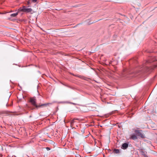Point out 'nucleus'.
Masks as SVG:
<instances>
[{
    "mask_svg": "<svg viewBox=\"0 0 157 157\" xmlns=\"http://www.w3.org/2000/svg\"><path fill=\"white\" fill-rule=\"evenodd\" d=\"M130 139L133 140H136L138 138L136 135L134 134L132 135L130 137Z\"/></svg>",
    "mask_w": 157,
    "mask_h": 157,
    "instance_id": "nucleus-7",
    "label": "nucleus"
},
{
    "mask_svg": "<svg viewBox=\"0 0 157 157\" xmlns=\"http://www.w3.org/2000/svg\"><path fill=\"white\" fill-rule=\"evenodd\" d=\"M80 119L79 118H74L71 121V124L72 125V126H73V121H75V120H78V121H80Z\"/></svg>",
    "mask_w": 157,
    "mask_h": 157,
    "instance_id": "nucleus-10",
    "label": "nucleus"
},
{
    "mask_svg": "<svg viewBox=\"0 0 157 157\" xmlns=\"http://www.w3.org/2000/svg\"><path fill=\"white\" fill-rule=\"evenodd\" d=\"M5 0H0V1H2V2H4Z\"/></svg>",
    "mask_w": 157,
    "mask_h": 157,
    "instance_id": "nucleus-19",
    "label": "nucleus"
},
{
    "mask_svg": "<svg viewBox=\"0 0 157 157\" xmlns=\"http://www.w3.org/2000/svg\"><path fill=\"white\" fill-rule=\"evenodd\" d=\"M134 132L136 134V135L140 137L141 138L143 139L145 137L144 134L142 132V130L135 129Z\"/></svg>",
    "mask_w": 157,
    "mask_h": 157,
    "instance_id": "nucleus-4",
    "label": "nucleus"
},
{
    "mask_svg": "<svg viewBox=\"0 0 157 157\" xmlns=\"http://www.w3.org/2000/svg\"><path fill=\"white\" fill-rule=\"evenodd\" d=\"M72 75H74L75 77H77L79 78H82V79H84V77L82 76H81V75H74V74H73Z\"/></svg>",
    "mask_w": 157,
    "mask_h": 157,
    "instance_id": "nucleus-13",
    "label": "nucleus"
},
{
    "mask_svg": "<svg viewBox=\"0 0 157 157\" xmlns=\"http://www.w3.org/2000/svg\"><path fill=\"white\" fill-rule=\"evenodd\" d=\"M157 66V57H151L141 67L138 73L150 72Z\"/></svg>",
    "mask_w": 157,
    "mask_h": 157,
    "instance_id": "nucleus-1",
    "label": "nucleus"
},
{
    "mask_svg": "<svg viewBox=\"0 0 157 157\" xmlns=\"http://www.w3.org/2000/svg\"><path fill=\"white\" fill-rule=\"evenodd\" d=\"M29 102L34 107H31L28 105H26L27 107L29 109L32 110L36 108L37 109L40 107H44L46 106L52 104V103H45L43 104H37L36 103V100L35 97H31L29 98Z\"/></svg>",
    "mask_w": 157,
    "mask_h": 157,
    "instance_id": "nucleus-2",
    "label": "nucleus"
},
{
    "mask_svg": "<svg viewBox=\"0 0 157 157\" xmlns=\"http://www.w3.org/2000/svg\"><path fill=\"white\" fill-rule=\"evenodd\" d=\"M27 3H28V4H30V2H29V1H28V2Z\"/></svg>",
    "mask_w": 157,
    "mask_h": 157,
    "instance_id": "nucleus-18",
    "label": "nucleus"
},
{
    "mask_svg": "<svg viewBox=\"0 0 157 157\" xmlns=\"http://www.w3.org/2000/svg\"><path fill=\"white\" fill-rule=\"evenodd\" d=\"M96 109L95 107H93V109Z\"/></svg>",
    "mask_w": 157,
    "mask_h": 157,
    "instance_id": "nucleus-20",
    "label": "nucleus"
},
{
    "mask_svg": "<svg viewBox=\"0 0 157 157\" xmlns=\"http://www.w3.org/2000/svg\"><path fill=\"white\" fill-rule=\"evenodd\" d=\"M46 149L48 150H50V148L49 147H46Z\"/></svg>",
    "mask_w": 157,
    "mask_h": 157,
    "instance_id": "nucleus-16",
    "label": "nucleus"
},
{
    "mask_svg": "<svg viewBox=\"0 0 157 157\" xmlns=\"http://www.w3.org/2000/svg\"><path fill=\"white\" fill-rule=\"evenodd\" d=\"M98 21H99V20H98ZM98 21H98H95V22H90V23H88V25H90V24H92V23H95V22H97Z\"/></svg>",
    "mask_w": 157,
    "mask_h": 157,
    "instance_id": "nucleus-14",
    "label": "nucleus"
},
{
    "mask_svg": "<svg viewBox=\"0 0 157 157\" xmlns=\"http://www.w3.org/2000/svg\"><path fill=\"white\" fill-rule=\"evenodd\" d=\"M37 0H33V2H36Z\"/></svg>",
    "mask_w": 157,
    "mask_h": 157,
    "instance_id": "nucleus-17",
    "label": "nucleus"
},
{
    "mask_svg": "<svg viewBox=\"0 0 157 157\" xmlns=\"http://www.w3.org/2000/svg\"><path fill=\"white\" fill-rule=\"evenodd\" d=\"M112 63V61H110L109 62V63H108L107 64H109V65L110 64H111Z\"/></svg>",
    "mask_w": 157,
    "mask_h": 157,
    "instance_id": "nucleus-15",
    "label": "nucleus"
},
{
    "mask_svg": "<svg viewBox=\"0 0 157 157\" xmlns=\"http://www.w3.org/2000/svg\"><path fill=\"white\" fill-rule=\"evenodd\" d=\"M128 144L127 143H124L121 146V148L123 149H126L128 147Z\"/></svg>",
    "mask_w": 157,
    "mask_h": 157,
    "instance_id": "nucleus-5",
    "label": "nucleus"
},
{
    "mask_svg": "<svg viewBox=\"0 0 157 157\" xmlns=\"http://www.w3.org/2000/svg\"><path fill=\"white\" fill-rule=\"evenodd\" d=\"M74 122L73 123V126H72V125L71 124V127L72 128H75V126H76V127H78V125H77V124H76V122H75V121H73Z\"/></svg>",
    "mask_w": 157,
    "mask_h": 157,
    "instance_id": "nucleus-8",
    "label": "nucleus"
},
{
    "mask_svg": "<svg viewBox=\"0 0 157 157\" xmlns=\"http://www.w3.org/2000/svg\"><path fill=\"white\" fill-rule=\"evenodd\" d=\"M18 10L20 11L25 12L26 13H29L32 11V10L31 8H26V6H23L22 7L20 8Z\"/></svg>",
    "mask_w": 157,
    "mask_h": 157,
    "instance_id": "nucleus-3",
    "label": "nucleus"
},
{
    "mask_svg": "<svg viewBox=\"0 0 157 157\" xmlns=\"http://www.w3.org/2000/svg\"><path fill=\"white\" fill-rule=\"evenodd\" d=\"M113 152H114L116 154H118L120 153V151L118 149H114L113 150Z\"/></svg>",
    "mask_w": 157,
    "mask_h": 157,
    "instance_id": "nucleus-11",
    "label": "nucleus"
},
{
    "mask_svg": "<svg viewBox=\"0 0 157 157\" xmlns=\"http://www.w3.org/2000/svg\"><path fill=\"white\" fill-rule=\"evenodd\" d=\"M19 11H20L18 10V11H17V13H14L11 14L10 15V16L11 17H16V16H17V15Z\"/></svg>",
    "mask_w": 157,
    "mask_h": 157,
    "instance_id": "nucleus-12",
    "label": "nucleus"
},
{
    "mask_svg": "<svg viewBox=\"0 0 157 157\" xmlns=\"http://www.w3.org/2000/svg\"><path fill=\"white\" fill-rule=\"evenodd\" d=\"M140 152L141 153V154L144 156V157H148L146 155V153H147L146 152L142 150H141Z\"/></svg>",
    "mask_w": 157,
    "mask_h": 157,
    "instance_id": "nucleus-9",
    "label": "nucleus"
},
{
    "mask_svg": "<svg viewBox=\"0 0 157 157\" xmlns=\"http://www.w3.org/2000/svg\"><path fill=\"white\" fill-rule=\"evenodd\" d=\"M10 112L8 111H0V115H2L3 114H6V115H9Z\"/></svg>",
    "mask_w": 157,
    "mask_h": 157,
    "instance_id": "nucleus-6",
    "label": "nucleus"
}]
</instances>
